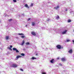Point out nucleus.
<instances>
[{
  "mask_svg": "<svg viewBox=\"0 0 74 74\" xmlns=\"http://www.w3.org/2000/svg\"><path fill=\"white\" fill-rule=\"evenodd\" d=\"M65 11H67V8L66 9Z\"/></svg>",
  "mask_w": 74,
  "mask_h": 74,
  "instance_id": "7c9ffc66",
  "label": "nucleus"
},
{
  "mask_svg": "<svg viewBox=\"0 0 74 74\" xmlns=\"http://www.w3.org/2000/svg\"><path fill=\"white\" fill-rule=\"evenodd\" d=\"M18 35H23L22 36H21V37L22 38H25V36L24 35V34H18Z\"/></svg>",
  "mask_w": 74,
  "mask_h": 74,
  "instance_id": "f257e3e1",
  "label": "nucleus"
},
{
  "mask_svg": "<svg viewBox=\"0 0 74 74\" xmlns=\"http://www.w3.org/2000/svg\"><path fill=\"white\" fill-rule=\"evenodd\" d=\"M9 38H10V36H6L5 37V39L6 40H9Z\"/></svg>",
  "mask_w": 74,
  "mask_h": 74,
  "instance_id": "39448f33",
  "label": "nucleus"
},
{
  "mask_svg": "<svg viewBox=\"0 0 74 74\" xmlns=\"http://www.w3.org/2000/svg\"><path fill=\"white\" fill-rule=\"evenodd\" d=\"M73 32H74V29L73 30Z\"/></svg>",
  "mask_w": 74,
  "mask_h": 74,
  "instance_id": "4c0bfd02",
  "label": "nucleus"
},
{
  "mask_svg": "<svg viewBox=\"0 0 74 74\" xmlns=\"http://www.w3.org/2000/svg\"><path fill=\"white\" fill-rule=\"evenodd\" d=\"M17 66L15 64H14L12 65L11 66L13 67H16Z\"/></svg>",
  "mask_w": 74,
  "mask_h": 74,
  "instance_id": "20e7f679",
  "label": "nucleus"
},
{
  "mask_svg": "<svg viewBox=\"0 0 74 74\" xmlns=\"http://www.w3.org/2000/svg\"><path fill=\"white\" fill-rule=\"evenodd\" d=\"M56 19H59V16H58L57 17H56Z\"/></svg>",
  "mask_w": 74,
  "mask_h": 74,
  "instance_id": "f3484780",
  "label": "nucleus"
},
{
  "mask_svg": "<svg viewBox=\"0 0 74 74\" xmlns=\"http://www.w3.org/2000/svg\"><path fill=\"white\" fill-rule=\"evenodd\" d=\"M31 34L33 36H36V32H31Z\"/></svg>",
  "mask_w": 74,
  "mask_h": 74,
  "instance_id": "423d86ee",
  "label": "nucleus"
},
{
  "mask_svg": "<svg viewBox=\"0 0 74 74\" xmlns=\"http://www.w3.org/2000/svg\"><path fill=\"white\" fill-rule=\"evenodd\" d=\"M24 7L26 8H27L28 9H29V8H30V7L27 4H25L24 5Z\"/></svg>",
  "mask_w": 74,
  "mask_h": 74,
  "instance_id": "7ed1b4c3",
  "label": "nucleus"
},
{
  "mask_svg": "<svg viewBox=\"0 0 74 74\" xmlns=\"http://www.w3.org/2000/svg\"><path fill=\"white\" fill-rule=\"evenodd\" d=\"M16 48H13V51H16Z\"/></svg>",
  "mask_w": 74,
  "mask_h": 74,
  "instance_id": "a211bd4d",
  "label": "nucleus"
},
{
  "mask_svg": "<svg viewBox=\"0 0 74 74\" xmlns=\"http://www.w3.org/2000/svg\"><path fill=\"white\" fill-rule=\"evenodd\" d=\"M59 8V6H57L55 8V10H58V9Z\"/></svg>",
  "mask_w": 74,
  "mask_h": 74,
  "instance_id": "4468645a",
  "label": "nucleus"
},
{
  "mask_svg": "<svg viewBox=\"0 0 74 74\" xmlns=\"http://www.w3.org/2000/svg\"><path fill=\"white\" fill-rule=\"evenodd\" d=\"M70 13L71 14H73L74 13V12L72 11H71L70 12Z\"/></svg>",
  "mask_w": 74,
  "mask_h": 74,
  "instance_id": "393cba45",
  "label": "nucleus"
},
{
  "mask_svg": "<svg viewBox=\"0 0 74 74\" xmlns=\"http://www.w3.org/2000/svg\"><path fill=\"white\" fill-rule=\"evenodd\" d=\"M26 44L27 45H29V43L27 42L26 43Z\"/></svg>",
  "mask_w": 74,
  "mask_h": 74,
  "instance_id": "cd10ccee",
  "label": "nucleus"
},
{
  "mask_svg": "<svg viewBox=\"0 0 74 74\" xmlns=\"http://www.w3.org/2000/svg\"><path fill=\"white\" fill-rule=\"evenodd\" d=\"M22 58V56H17L16 57V59H18V58Z\"/></svg>",
  "mask_w": 74,
  "mask_h": 74,
  "instance_id": "ddd939ff",
  "label": "nucleus"
},
{
  "mask_svg": "<svg viewBox=\"0 0 74 74\" xmlns=\"http://www.w3.org/2000/svg\"><path fill=\"white\" fill-rule=\"evenodd\" d=\"M71 20L70 19H69L67 21L68 22H69V23L71 22Z\"/></svg>",
  "mask_w": 74,
  "mask_h": 74,
  "instance_id": "6ab92c4d",
  "label": "nucleus"
},
{
  "mask_svg": "<svg viewBox=\"0 0 74 74\" xmlns=\"http://www.w3.org/2000/svg\"><path fill=\"white\" fill-rule=\"evenodd\" d=\"M68 52L69 53H73V50L72 49H71L69 50L68 51Z\"/></svg>",
  "mask_w": 74,
  "mask_h": 74,
  "instance_id": "1a4fd4ad",
  "label": "nucleus"
},
{
  "mask_svg": "<svg viewBox=\"0 0 74 74\" xmlns=\"http://www.w3.org/2000/svg\"><path fill=\"white\" fill-rule=\"evenodd\" d=\"M11 21H12V19H10L9 20V21L10 22Z\"/></svg>",
  "mask_w": 74,
  "mask_h": 74,
  "instance_id": "c85d7f7f",
  "label": "nucleus"
},
{
  "mask_svg": "<svg viewBox=\"0 0 74 74\" xmlns=\"http://www.w3.org/2000/svg\"><path fill=\"white\" fill-rule=\"evenodd\" d=\"M27 25H25V27H27Z\"/></svg>",
  "mask_w": 74,
  "mask_h": 74,
  "instance_id": "f704fd0d",
  "label": "nucleus"
},
{
  "mask_svg": "<svg viewBox=\"0 0 74 74\" xmlns=\"http://www.w3.org/2000/svg\"><path fill=\"white\" fill-rule=\"evenodd\" d=\"M67 30H65L62 32V34H65L67 33Z\"/></svg>",
  "mask_w": 74,
  "mask_h": 74,
  "instance_id": "f03ea898",
  "label": "nucleus"
},
{
  "mask_svg": "<svg viewBox=\"0 0 74 74\" xmlns=\"http://www.w3.org/2000/svg\"><path fill=\"white\" fill-rule=\"evenodd\" d=\"M7 49H9L11 51H12V49L11 48H10V47H7Z\"/></svg>",
  "mask_w": 74,
  "mask_h": 74,
  "instance_id": "2eb2a0df",
  "label": "nucleus"
},
{
  "mask_svg": "<svg viewBox=\"0 0 74 74\" xmlns=\"http://www.w3.org/2000/svg\"><path fill=\"white\" fill-rule=\"evenodd\" d=\"M36 59V58H35L34 57H32V60H33L34 59Z\"/></svg>",
  "mask_w": 74,
  "mask_h": 74,
  "instance_id": "412c9836",
  "label": "nucleus"
},
{
  "mask_svg": "<svg viewBox=\"0 0 74 74\" xmlns=\"http://www.w3.org/2000/svg\"><path fill=\"white\" fill-rule=\"evenodd\" d=\"M18 0V1L19 0Z\"/></svg>",
  "mask_w": 74,
  "mask_h": 74,
  "instance_id": "ea45409f",
  "label": "nucleus"
},
{
  "mask_svg": "<svg viewBox=\"0 0 74 74\" xmlns=\"http://www.w3.org/2000/svg\"><path fill=\"white\" fill-rule=\"evenodd\" d=\"M58 59H59V58H57Z\"/></svg>",
  "mask_w": 74,
  "mask_h": 74,
  "instance_id": "e433bc0d",
  "label": "nucleus"
},
{
  "mask_svg": "<svg viewBox=\"0 0 74 74\" xmlns=\"http://www.w3.org/2000/svg\"><path fill=\"white\" fill-rule=\"evenodd\" d=\"M72 42H73V44H74V40H72Z\"/></svg>",
  "mask_w": 74,
  "mask_h": 74,
  "instance_id": "2f4dec72",
  "label": "nucleus"
},
{
  "mask_svg": "<svg viewBox=\"0 0 74 74\" xmlns=\"http://www.w3.org/2000/svg\"><path fill=\"white\" fill-rule=\"evenodd\" d=\"M16 53H19V51L17 49H16Z\"/></svg>",
  "mask_w": 74,
  "mask_h": 74,
  "instance_id": "aec40b11",
  "label": "nucleus"
},
{
  "mask_svg": "<svg viewBox=\"0 0 74 74\" xmlns=\"http://www.w3.org/2000/svg\"><path fill=\"white\" fill-rule=\"evenodd\" d=\"M61 60L62 61H66V59L65 58H62L61 59Z\"/></svg>",
  "mask_w": 74,
  "mask_h": 74,
  "instance_id": "9b49d317",
  "label": "nucleus"
},
{
  "mask_svg": "<svg viewBox=\"0 0 74 74\" xmlns=\"http://www.w3.org/2000/svg\"><path fill=\"white\" fill-rule=\"evenodd\" d=\"M33 3H31L30 6V7H33Z\"/></svg>",
  "mask_w": 74,
  "mask_h": 74,
  "instance_id": "4be33fe9",
  "label": "nucleus"
},
{
  "mask_svg": "<svg viewBox=\"0 0 74 74\" xmlns=\"http://www.w3.org/2000/svg\"><path fill=\"white\" fill-rule=\"evenodd\" d=\"M5 16H7V14H6Z\"/></svg>",
  "mask_w": 74,
  "mask_h": 74,
  "instance_id": "c9c22d12",
  "label": "nucleus"
},
{
  "mask_svg": "<svg viewBox=\"0 0 74 74\" xmlns=\"http://www.w3.org/2000/svg\"><path fill=\"white\" fill-rule=\"evenodd\" d=\"M66 42H70V40L69 39H67L66 40Z\"/></svg>",
  "mask_w": 74,
  "mask_h": 74,
  "instance_id": "dca6fc26",
  "label": "nucleus"
},
{
  "mask_svg": "<svg viewBox=\"0 0 74 74\" xmlns=\"http://www.w3.org/2000/svg\"><path fill=\"white\" fill-rule=\"evenodd\" d=\"M42 74H46V72H42Z\"/></svg>",
  "mask_w": 74,
  "mask_h": 74,
  "instance_id": "bb28decb",
  "label": "nucleus"
},
{
  "mask_svg": "<svg viewBox=\"0 0 74 74\" xmlns=\"http://www.w3.org/2000/svg\"><path fill=\"white\" fill-rule=\"evenodd\" d=\"M59 64L60 66H62V64Z\"/></svg>",
  "mask_w": 74,
  "mask_h": 74,
  "instance_id": "72a5a7b5",
  "label": "nucleus"
},
{
  "mask_svg": "<svg viewBox=\"0 0 74 74\" xmlns=\"http://www.w3.org/2000/svg\"><path fill=\"white\" fill-rule=\"evenodd\" d=\"M56 47L58 49H60L61 48V46L60 45H57Z\"/></svg>",
  "mask_w": 74,
  "mask_h": 74,
  "instance_id": "0eeeda50",
  "label": "nucleus"
},
{
  "mask_svg": "<svg viewBox=\"0 0 74 74\" xmlns=\"http://www.w3.org/2000/svg\"><path fill=\"white\" fill-rule=\"evenodd\" d=\"M36 55H37V54H36Z\"/></svg>",
  "mask_w": 74,
  "mask_h": 74,
  "instance_id": "58836bf2",
  "label": "nucleus"
},
{
  "mask_svg": "<svg viewBox=\"0 0 74 74\" xmlns=\"http://www.w3.org/2000/svg\"><path fill=\"white\" fill-rule=\"evenodd\" d=\"M25 44V40H23V41L21 43V44L20 45L22 46L23 45V44Z\"/></svg>",
  "mask_w": 74,
  "mask_h": 74,
  "instance_id": "9d476101",
  "label": "nucleus"
},
{
  "mask_svg": "<svg viewBox=\"0 0 74 74\" xmlns=\"http://www.w3.org/2000/svg\"><path fill=\"white\" fill-rule=\"evenodd\" d=\"M30 20H31V18H29L28 19L27 21H30Z\"/></svg>",
  "mask_w": 74,
  "mask_h": 74,
  "instance_id": "b1692460",
  "label": "nucleus"
},
{
  "mask_svg": "<svg viewBox=\"0 0 74 74\" xmlns=\"http://www.w3.org/2000/svg\"><path fill=\"white\" fill-rule=\"evenodd\" d=\"M10 48H12V45H10Z\"/></svg>",
  "mask_w": 74,
  "mask_h": 74,
  "instance_id": "473e14b6",
  "label": "nucleus"
},
{
  "mask_svg": "<svg viewBox=\"0 0 74 74\" xmlns=\"http://www.w3.org/2000/svg\"><path fill=\"white\" fill-rule=\"evenodd\" d=\"M20 70L21 71H23V69H21Z\"/></svg>",
  "mask_w": 74,
  "mask_h": 74,
  "instance_id": "c756f323",
  "label": "nucleus"
},
{
  "mask_svg": "<svg viewBox=\"0 0 74 74\" xmlns=\"http://www.w3.org/2000/svg\"><path fill=\"white\" fill-rule=\"evenodd\" d=\"M13 1L14 3H16V0H13Z\"/></svg>",
  "mask_w": 74,
  "mask_h": 74,
  "instance_id": "a878e982",
  "label": "nucleus"
},
{
  "mask_svg": "<svg viewBox=\"0 0 74 74\" xmlns=\"http://www.w3.org/2000/svg\"><path fill=\"white\" fill-rule=\"evenodd\" d=\"M36 25V23H35V22H32V26H34V25Z\"/></svg>",
  "mask_w": 74,
  "mask_h": 74,
  "instance_id": "6e6552de",
  "label": "nucleus"
},
{
  "mask_svg": "<svg viewBox=\"0 0 74 74\" xmlns=\"http://www.w3.org/2000/svg\"><path fill=\"white\" fill-rule=\"evenodd\" d=\"M21 55H22V56H25V54L22 53H21Z\"/></svg>",
  "mask_w": 74,
  "mask_h": 74,
  "instance_id": "5701e85b",
  "label": "nucleus"
},
{
  "mask_svg": "<svg viewBox=\"0 0 74 74\" xmlns=\"http://www.w3.org/2000/svg\"><path fill=\"white\" fill-rule=\"evenodd\" d=\"M50 62L51 63H53L54 62V60L52 59L51 60H50Z\"/></svg>",
  "mask_w": 74,
  "mask_h": 74,
  "instance_id": "f8f14e48",
  "label": "nucleus"
}]
</instances>
